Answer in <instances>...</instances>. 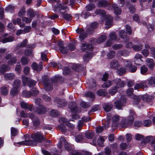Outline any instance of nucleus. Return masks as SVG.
Wrapping results in <instances>:
<instances>
[{"mask_svg":"<svg viewBox=\"0 0 155 155\" xmlns=\"http://www.w3.org/2000/svg\"><path fill=\"white\" fill-rule=\"evenodd\" d=\"M31 138L34 140H26L23 141H21L18 143H14V145L15 146H19L21 145H29L32 146L37 145V142L41 143L42 140H44V137L42 134L41 132H37L31 134Z\"/></svg>","mask_w":155,"mask_h":155,"instance_id":"nucleus-1","label":"nucleus"},{"mask_svg":"<svg viewBox=\"0 0 155 155\" xmlns=\"http://www.w3.org/2000/svg\"><path fill=\"white\" fill-rule=\"evenodd\" d=\"M135 114L134 112L132 110H130V115L127 119H123L122 120L120 125L123 127H127V125L131 124L134 120V116Z\"/></svg>","mask_w":155,"mask_h":155,"instance_id":"nucleus-2","label":"nucleus"},{"mask_svg":"<svg viewBox=\"0 0 155 155\" xmlns=\"http://www.w3.org/2000/svg\"><path fill=\"white\" fill-rule=\"evenodd\" d=\"M42 101L39 98H38L35 100V104L39 106V107L36 110L37 113L39 114H41L46 111L45 108L42 104Z\"/></svg>","mask_w":155,"mask_h":155,"instance_id":"nucleus-3","label":"nucleus"},{"mask_svg":"<svg viewBox=\"0 0 155 155\" xmlns=\"http://www.w3.org/2000/svg\"><path fill=\"white\" fill-rule=\"evenodd\" d=\"M43 83L45 90L47 91H51L52 89L51 83L50 82L48 77L44 76L43 77Z\"/></svg>","mask_w":155,"mask_h":155,"instance_id":"nucleus-4","label":"nucleus"},{"mask_svg":"<svg viewBox=\"0 0 155 155\" xmlns=\"http://www.w3.org/2000/svg\"><path fill=\"white\" fill-rule=\"evenodd\" d=\"M124 65L125 68L131 72H135L137 67L135 66H132L130 60H125L124 61Z\"/></svg>","mask_w":155,"mask_h":155,"instance_id":"nucleus-5","label":"nucleus"},{"mask_svg":"<svg viewBox=\"0 0 155 155\" xmlns=\"http://www.w3.org/2000/svg\"><path fill=\"white\" fill-rule=\"evenodd\" d=\"M5 59L9 60L8 64L9 65H13L15 64L17 61L16 57L11 54H8L5 57Z\"/></svg>","mask_w":155,"mask_h":155,"instance_id":"nucleus-6","label":"nucleus"},{"mask_svg":"<svg viewBox=\"0 0 155 155\" xmlns=\"http://www.w3.org/2000/svg\"><path fill=\"white\" fill-rule=\"evenodd\" d=\"M93 48V47L91 45H89L86 42H84L82 44L81 49L83 51L88 53V51H91Z\"/></svg>","mask_w":155,"mask_h":155,"instance_id":"nucleus-7","label":"nucleus"},{"mask_svg":"<svg viewBox=\"0 0 155 155\" xmlns=\"http://www.w3.org/2000/svg\"><path fill=\"white\" fill-rule=\"evenodd\" d=\"M113 82L115 84V86L114 87L117 89L124 87L125 83L124 81H122L120 78H116L114 79Z\"/></svg>","mask_w":155,"mask_h":155,"instance_id":"nucleus-8","label":"nucleus"},{"mask_svg":"<svg viewBox=\"0 0 155 155\" xmlns=\"http://www.w3.org/2000/svg\"><path fill=\"white\" fill-rule=\"evenodd\" d=\"M76 31L77 33L80 34L79 37L81 41L83 40L87 37V34L85 32L83 28H78Z\"/></svg>","mask_w":155,"mask_h":155,"instance_id":"nucleus-9","label":"nucleus"},{"mask_svg":"<svg viewBox=\"0 0 155 155\" xmlns=\"http://www.w3.org/2000/svg\"><path fill=\"white\" fill-rule=\"evenodd\" d=\"M142 56L139 54H137L135 56L134 61L135 64L138 65H140L143 62L141 58H142Z\"/></svg>","mask_w":155,"mask_h":155,"instance_id":"nucleus-10","label":"nucleus"},{"mask_svg":"<svg viewBox=\"0 0 155 155\" xmlns=\"http://www.w3.org/2000/svg\"><path fill=\"white\" fill-rule=\"evenodd\" d=\"M63 41H59L58 43V45L59 47V49L62 54H66L68 51L67 47H65L63 46Z\"/></svg>","mask_w":155,"mask_h":155,"instance_id":"nucleus-11","label":"nucleus"},{"mask_svg":"<svg viewBox=\"0 0 155 155\" xmlns=\"http://www.w3.org/2000/svg\"><path fill=\"white\" fill-rule=\"evenodd\" d=\"M20 104L21 107L24 109H26L30 111H32L33 109V107L32 105L26 103L23 101L20 102Z\"/></svg>","mask_w":155,"mask_h":155,"instance_id":"nucleus-12","label":"nucleus"},{"mask_svg":"<svg viewBox=\"0 0 155 155\" xmlns=\"http://www.w3.org/2000/svg\"><path fill=\"white\" fill-rule=\"evenodd\" d=\"M106 20L105 25L106 27L109 28L111 27L112 24V21L113 18L110 15H107L105 17Z\"/></svg>","mask_w":155,"mask_h":155,"instance_id":"nucleus-13","label":"nucleus"},{"mask_svg":"<svg viewBox=\"0 0 155 155\" xmlns=\"http://www.w3.org/2000/svg\"><path fill=\"white\" fill-rule=\"evenodd\" d=\"M29 118L32 120V122L34 125L38 126L40 124V122L38 118L33 114H29Z\"/></svg>","mask_w":155,"mask_h":155,"instance_id":"nucleus-14","label":"nucleus"},{"mask_svg":"<svg viewBox=\"0 0 155 155\" xmlns=\"http://www.w3.org/2000/svg\"><path fill=\"white\" fill-rule=\"evenodd\" d=\"M146 64L151 70H153V67L155 66V64L152 59L147 58L146 61Z\"/></svg>","mask_w":155,"mask_h":155,"instance_id":"nucleus-15","label":"nucleus"},{"mask_svg":"<svg viewBox=\"0 0 155 155\" xmlns=\"http://www.w3.org/2000/svg\"><path fill=\"white\" fill-rule=\"evenodd\" d=\"M54 102L59 104L60 106L59 107H62L65 106L67 104L66 102L63 99H61L58 97H55L54 100Z\"/></svg>","mask_w":155,"mask_h":155,"instance_id":"nucleus-16","label":"nucleus"},{"mask_svg":"<svg viewBox=\"0 0 155 155\" xmlns=\"http://www.w3.org/2000/svg\"><path fill=\"white\" fill-rule=\"evenodd\" d=\"M120 66L119 62L116 60H113L110 63V66L113 69H117Z\"/></svg>","mask_w":155,"mask_h":155,"instance_id":"nucleus-17","label":"nucleus"},{"mask_svg":"<svg viewBox=\"0 0 155 155\" xmlns=\"http://www.w3.org/2000/svg\"><path fill=\"white\" fill-rule=\"evenodd\" d=\"M125 102L123 100H118L114 103V105L115 107L118 109H121L122 107L124 105Z\"/></svg>","mask_w":155,"mask_h":155,"instance_id":"nucleus-18","label":"nucleus"},{"mask_svg":"<svg viewBox=\"0 0 155 155\" xmlns=\"http://www.w3.org/2000/svg\"><path fill=\"white\" fill-rule=\"evenodd\" d=\"M127 33L124 30H121L120 32L119 35V37L123 39L126 42H127L129 41V38L127 36Z\"/></svg>","mask_w":155,"mask_h":155,"instance_id":"nucleus-19","label":"nucleus"},{"mask_svg":"<svg viewBox=\"0 0 155 155\" xmlns=\"http://www.w3.org/2000/svg\"><path fill=\"white\" fill-rule=\"evenodd\" d=\"M112 8L114 11V13L116 15L120 14L121 10L120 8L117 5L114 4L112 6Z\"/></svg>","mask_w":155,"mask_h":155,"instance_id":"nucleus-20","label":"nucleus"},{"mask_svg":"<svg viewBox=\"0 0 155 155\" xmlns=\"http://www.w3.org/2000/svg\"><path fill=\"white\" fill-rule=\"evenodd\" d=\"M107 35L106 34H104L101 35L96 40V42L98 43H101L104 42L107 39Z\"/></svg>","mask_w":155,"mask_h":155,"instance_id":"nucleus-21","label":"nucleus"},{"mask_svg":"<svg viewBox=\"0 0 155 155\" xmlns=\"http://www.w3.org/2000/svg\"><path fill=\"white\" fill-rule=\"evenodd\" d=\"M36 15V13L32 9H29L27 10V15L29 18H31L35 17Z\"/></svg>","mask_w":155,"mask_h":155,"instance_id":"nucleus-22","label":"nucleus"},{"mask_svg":"<svg viewBox=\"0 0 155 155\" xmlns=\"http://www.w3.org/2000/svg\"><path fill=\"white\" fill-rule=\"evenodd\" d=\"M42 64L41 63L38 65L36 63L34 62L32 65V68L37 71H39L41 70L42 69Z\"/></svg>","mask_w":155,"mask_h":155,"instance_id":"nucleus-23","label":"nucleus"},{"mask_svg":"<svg viewBox=\"0 0 155 155\" xmlns=\"http://www.w3.org/2000/svg\"><path fill=\"white\" fill-rule=\"evenodd\" d=\"M98 23L97 22H94L92 23L91 25V29L88 28L87 31V32L90 34H92L93 33V28H96L98 27Z\"/></svg>","mask_w":155,"mask_h":155,"instance_id":"nucleus-24","label":"nucleus"},{"mask_svg":"<svg viewBox=\"0 0 155 155\" xmlns=\"http://www.w3.org/2000/svg\"><path fill=\"white\" fill-rule=\"evenodd\" d=\"M98 2V6L99 7H105L109 5V2L106 0H97Z\"/></svg>","mask_w":155,"mask_h":155,"instance_id":"nucleus-25","label":"nucleus"},{"mask_svg":"<svg viewBox=\"0 0 155 155\" xmlns=\"http://www.w3.org/2000/svg\"><path fill=\"white\" fill-rule=\"evenodd\" d=\"M10 68V67L8 65L3 64L1 67L0 71L3 74L5 72L9 70Z\"/></svg>","mask_w":155,"mask_h":155,"instance_id":"nucleus-26","label":"nucleus"},{"mask_svg":"<svg viewBox=\"0 0 155 155\" xmlns=\"http://www.w3.org/2000/svg\"><path fill=\"white\" fill-rule=\"evenodd\" d=\"M4 78L6 80H12L15 78V75L13 73H7L4 75Z\"/></svg>","mask_w":155,"mask_h":155,"instance_id":"nucleus-27","label":"nucleus"},{"mask_svg":"<svg viewBox=\"0 0 155 155\" xmlns=\"http://www.w3.org/2000/svg\"><path fill=\"white\" fill-rule=\"evenodd\" d=\"M143 100L147 102H149L151 101L153 98V97L151 95H148L145 94L143 95L141 97Z\"/></svg>","mask_w":155,"mask_h":155,"instance_id":"nucleus-28","label":"nucleus"},{"mask_svg":"<svg viewBox=\"0 0 155 155\" xmlns=\"http://www.w3.org/2000/svg\"><path fill=\"white\" fill-rule=\"evenodd\" d=\"M61 13L62 17L67 20L70 21L72 17L70 14L62 12H61Z\"/></svg>","mask_w":155,"mask_h":155,"instance_id":"nucleus-29","label":"nucleus"},{"mask_svg":"<svg viewBox=\"0 0 155 155\" xmlns=\"http://www.w3.org/2000/svg\"><path fill=\"white\" fill-rule=\"evenodd\" d=\"M113 105L110 103H105L103 106L104 110L106 112L109 111L112 108Z\"/></svg>","mask_w":155,"mask_h":155,"instance_id":"nucleus-30","label":"nucleus"},{"mask_svg":"<svg viewBox=\"0 0 155 155\" xmlns=\"http://www.w3.org/2000/svg\"><path fill=\"white\" fill-rule=\"evenodd\" d=\"M110 40L115 41L117 39V35L114 32H112L110 33L109 35Z\"/></svg>","mask_w":155,"mask_h":155,"instance_id":"nucleus-31","label":"nucleus"},{"mask_svg":"<svg viewBox=\"0 0 155 155\" xmlns=\"http://www.w3.org/2000/svg\"><path fill=\"white\" fill-rule=\"evenodd\" d=\"M143 46L140 44L138 45H134L132 47L133 50L135 51H141L142 49Z\"/></svg>","mask_w":155,"mask_h":155,"instance_id":"nucleus-32","label":"nucleus"},{"mask_svg":"<svg viewBox=\"0 0 155 155\" xmlns=\"http://www.w3.org/2000/svg\"><path fill=\"white\" fill-rule=\"evenodd\" d=\"M19 91V89L13 87L11 90L10 94L11 95L14 96L18 94Z\"/></svg>","mask_w":155,"mask_h":155,"instance_id":"nucleus-33","label":"nucleus"},{"mask_svg":"<svg viewBox=\"0 0 155 155\" xmlns=\"http://www.w3.org/2000/svg\"><path fill=\"white\" fill-rule=\"evenodd\" d=\"M21 85V81L18 79H15L14 82L13 87L19 89Z\"/></svg>","mask_w":155,"mask_h":155,"instance_id":"nucleus-34","label":"nucleus"},{"mask_svg":"<svg viewBox=\"0 0 155 155\" xmlns=\"http://www.w3.org/2000/svg\"><path fill=\"white\" fill-rule=\"evenodd\" d=\"M84 134L82 133L76 136L75 138L76 141L77 142H78L83 140L84 139Z\"/></svg>","mask_w":155,"mask_h":155,"instance_id":"nucleus-35","label":"nucleus"},{"mask_svg":"<svg viewBox=\"0 0 155 155\" xmlns=\"http://www.w3.org/2000/svg\"><path fill=\"white\" fill-rule=\"evenodd\" d=\"M146 83L145 81L141 83H138L136 84L134 87V89L138 90L139 89L143 88L144 86V84H145Z\"/></svg>","mask_w":155,"mask_h":155,"instance_id":"nucleus-36","label":"nucleus"},{"mask_svg":"<svg viewBox=\"0 0 155 155\" xmlns=\"http://www.w3.org/2000/svg\"><path fill=\"white\" fill-rule=\"evenodd\" d=\"M14 38L12 36L8 37L7 38H5L2 39V42L3 43L7 42H11L14 40Z\"/></svg>","mask_w":155,"mask_h":155,"instance_id":"nucleus-37","label":"nucleus"},{"mask_svg":"<svg viewBox=\"0 0 155 155\" xmlns=\"http://www.w3.org/2000/svg\"><path fill=\"white\" fill-rule=\"evenodd\" d=\"M31 96H35L39 93L38 91L35 88H33L30 91Z\"/></svg>","mask_w":155,"mask_h":155,"instance_id":"nucleus-38","label":"nucleus"},{"mask_svg":"<svg viewBox=\"0 0 155 155\" xmlns=\"http://www.w3.org/2000/svg\"><path fill=\"white\" fill-rule=\"evenodd\" d=\"M95 13L97 15H98L103 17L106 14L104 11L99 9L97 10L95 12Z\"/></svg>","mask_w":155,"mask_h":155,"instance_id":"nucleus-39","label":"nucleus"},{"mask_svg":"<svg viewBox=\"0 0 155 155\" xmlns=\"http://www.w3.org/2000/svg\"><path fill=\"white\" fill-rule=\"evenodd\" d=\"M21 20L23 22L26 24L30 23L32 20L31 18L25 17H23L22 18Z\"/></svg>","mask_w":155,"mask_h":155,"instance_id":"nucleus-40","label":"nucleus"},{"mask_svg":"<svg viewBox=\"0 0 155 155\" xmlns=\"http://www.w3.org/2000/svg\"><path fill=\"white\" fill-rule=\"evenodd\" d=\"M21 62L22 65H25L28 64L29 60L27 58L23 57L21 59Z\"/></svg>","mask_w":155,"mask_h":155,"instance_id":"nucleus-41","label":"nucleus"},{"mask_svg":"<svg viewBox=\"0 0 155 155\" xmlns=\"http://www.w3.org/2000/svg\"><path fill=\"white\" fill-rule=\"evenodd\" d=\"M112 81H108L107 82L104 83L102 85V87L104 88H107L112 85Z\"/></svg>","mask_w":155,"mask_h":155,"instance_id":"nucleus-42","label":"nucleus"},{"mask_svg":"<svg viewBox=\"0 0 155 155\" xmlns=\"http://www.w3.org/2000/svg\"><path fill=\"white\" fill-rule=\"evenodd\" d=\"M148 70V68L145 65H143L140 68V73L143 74H145Z\"/></svg>","mask_w":155,"mask_h":155,"instance_id":"nucleus-43","label":"nucleus"},{"mask_svg":"<svg viewBox=\"0 0 155 155\" xmlns=\"http://www.w3.org/2000/svg\"><path fill=\"white\" fill-rule=\"evenodd\" d=\"M93 56V54L91 53H87L83 56V59L84 61H87L89 59L91 58Z\"/></svg>","mask_w":155,"mask_h":155,"instance_id":"nucleus-44","label":"nucleus"},{"mask_svg":"<svg viewBox=\"0 0 155 155\" xmlns=\"http://www.w3.org/2000/svg\"><path fill=\"white\" fill-rule=\"evenodd\" d=\"M66 7L63 6L62 4H57L54 7V9L55 10H57L58 9L60 10H65L66 9Z\"/></svg>","mask_w":155,"mask_h":155,"instance_id":"nucleus-45","label":"nucleus"},{"mask_svg":"<svg viewBox=\"0 0 155 155\" xmlns=\"http://www.w3.org/2000/svg\"><path fill=\"white\" fill-rule=\"evenodd\" d=\"M151 136H149L143 139L141 142V144L142 145H145L146 143H148L150 140Z\"/></svg>","mask_w":155,"mask_h":155,"instance_id":"nucleus-46","label":"nucleus"},{"mask_svg":"<svg viewBox=\"0 0 155 155\" xmlns=\"http://www.w3.org/2000/svg\"><path fill=\"white\" fill-rule=\"evenodd\" d=\"M140 100V97L136 95L134 96L133 104L135 105L139 103Z\"/></svg>","mask_w":155,"mask_h":155,"instance_id":"nucleus-47","label":"nucleus"},{"mask_svg":"<svg viewBox=\"0 0 155 155\" xmlns=\"http://www.w3.org/2000/svg\"><path fill=\"white\" fill-rule=\"evenodd\" d=\"M118 89L115 87L110 89L109 91V93L113 95L115 94L117 92Z\"/></svg>","mask_w":155,"mask_h":155,"instance_id":"nucleus-48","label":"nucleus"},{"mask_svg":"<svg viewBox=\"0 0 155 155\" xmlns=\"http://www.w3.org/2000/svg\"><path fill=\"white\" fill-rule=\"evenodd\" d=\"M74 102H70L69 104V108L72 111H76L77 107L75 105L73 107H72L71 106V105L73 104H75V103H74Z\"/></svg>","mask_w":155,"mask_h":155,"instance_id":"nucleus-49","label":"nucleus"},{"mask_svg":"<svg viewBox=\"0 0 155 155\" xmlns=\"http://www.w3.org/2000/svg\"><path fill=\"white\" fill-rule=\"evenodd\" d=\"M115 55V52L113 51H110L107 54V57L109 59L113 58Z\"/></svg>","mask_w":155,"mask_h":155,"instance_id":"nucleus-50","label":"nucleus"},{"mask_svg":"<svg viewBox=\"0 0 155 155\" xmlns=\"http://www.w3.org/2000/svg\"><path fill=\"white\" fill-rule=\"evenodd\" d=\"M127 69L125 68H121L120 69L117 70V73L120 75H122L123 74H124L126 71V70Z\"/></svg>","mask_w":155,"mask_h":155,"instance_id":"nucleus-51","label":"nucleus"},{"mask_svg":"<svg viewBox=\"0 0 155 155\" xmlns=\"http://www.w3.org/2000/svg\"><path fill=\"white\" fill-rule=\"evenodd\" d=\"M58 128L59 130L64 133L66 130V129L64 124H61L58 125Z\"/></svg>","mask_w":155,"mask_h":155,"instance_id":"nucleus-52","label":"nucleus"},{"mask_svg":"<svg viewBox=\"0 0 155 155\" xmlns=\"http://www.w3.org/2000/svg\"><path fill=\"white\" fill-rule=\"evenodd\" d=\"M152 123L151 121L150 120H145L143 121V124L145 127L150 126Z\"/></svg>","mask_w":155,"mask_h":155,"instance_id":"nucleus-53","label":"nucleus"},{"mask_svg":"<svg viewBox=\"0 0 155 155\" xmlns=\"http://www.w3.org/2000/svg\"><path fill=\"white\" fill-rule=\"evenodd\" d=\"M64 147L65 149L68 151H69L71 150V146L70 144L64 141Z\"/></svg>","mask_w":155,"mask_h":155,"instance_id":"nucleus-54","label":"nucleus"},{"mask_svg":"<svg viewBox=\"0 0 155 155\" xmlns=\"http://www.w3.org/2000/svg\"><path fill=\"white\" fill-rule=\"evenodd\" d=\"M97 93L99 96H104L107 93L105 90L101 89L97 91Z\"/></svg>","mask_w":155,"mask_h":155,"instance_id":"nucleus-55","label":"nucleus"},{"mask_svg":"<svg viewBox=\"0 0 155 155\" xmlns=\"http://www.w3.org/2000/svg\"><path fill=\"white\" fill-rule=\"evenodd\" d=\"M94 136V134L93 132H87L85 134L86 137L88 139H91Z\"/></svg>","mask_w":155,"mask_h":155,"instance_id":"nucleus-56","label":"nucleus"},{"mask_svg":"<svg viewBox=\"0 0 155 155\" xmlns=\"http://www.w3.org/2000/svg\"><path fill=\"white\" fill-rule=\"evenodd\" d=\"M21 95L22 96L25 97H29L31 96L30 92L26 90L22 92Z\"/></svg>","mask_w":155,"mask_h":155,"instance_id":"nucleus-57","label":"nucleus"},{"mask_svg":"<svg viewBox=\"0 0 155 155\" xmlns=\"http://www.w3.org/2000/svg\"><path fill=\"white\" fill-rule=\"evenodd\" d=\"M104 141V139L102 137H100L97 140V144L99 146H102Z\"/></svg>","mask_w":155,"mask_h":155,"instance_id":"nucleus-58","label":"nucleus"},{"mask_svg":"<svg viewBox=\"0 0 155 155\" xmlns=\"http://www.w3.org/2000/svg\"><path fill=\"white\" fill-rule=\"evenodd\" d=\"M18 133L17 130L14 127L11 128V135L13 136H15Z\"/></svg>","mask_w":155,"mask_h":155,"instance_id":"nucleus-59","label":"nucleus"},{"mask_svg":"<svg viewBox=\"0 0 155 155\" xmlns=\"http://www.w3.org/2000/svg\"><path fill=\"white\" fill-rule=\"evenodd\" d=\"M21 70V65L20 63H18L15 68V71L17 73L20 74Z\"/></svg>","mask_w":155,"mask_h":155,"instance_id":"nucleus-60","label":"nucleus"},{"mask_svg":"<svg viewBox=\"0 0 155 155\" xmlns=\"http://www.w3.org/2000/svg\"><path fill=\"white\" fill-rule=\"evenodd\" d=\"M81 15L82 16H84L85 18H86L90 15V14L88 12L83 11L81 13Z\"/></svg>","mask_w":155,"mask_h":155,"instance_id":"nucleus-61","label":"nucleus"},{"mask_svg":"<svg viewBox=\"0 0 155 155\" xmlns=\"http://www.w3.org/2000/svg\"><path fill=\"white\" fill-rule=\"evenodd\" d=\"M148 84L150 85H152L153 84L155 85V76L152 77L150 79Z\"/></svg>","mask_w":155,"mask_h":155,"instance_id":"nucleus-62","label":"nucleus"},{"mask_svg":"<svg viewBox=\"0 0 155 155\" xmlns=\"http://www.w3.org/2000/svg\"><path fill=\"white\" fill-rule=\"evenodd\" d=\"M26 13L25 9L22 8L18 12V15L20 17H21L25 15Z\"/></svg>","mask_w":155,"mask_h":155,"instance_id":"nucleus-63","label":"nucleus"},{"mask_svg":"<svg viewBox=\"0 0 155 155\" xmlns=\"http://www.w3.org/2000/svg\"><path fill=\"white\" fill-rule=\"evenodd\" d=\"M30 67L26 66L23 69V72L25 74L28 75L30 72Z\"/></svg>","mask_w":155,"mask_h":155,"instance_id":"nucleus-64","label":"nucleus"}]
</instances>
